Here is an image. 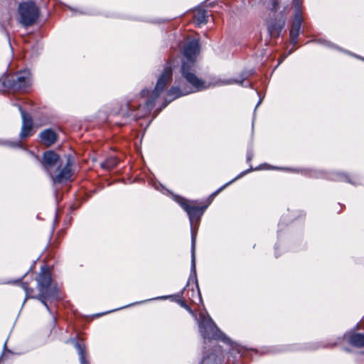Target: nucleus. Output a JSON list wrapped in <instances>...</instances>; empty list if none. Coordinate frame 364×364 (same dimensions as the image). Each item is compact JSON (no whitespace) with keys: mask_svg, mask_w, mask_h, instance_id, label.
<instances>
[{"mask_svg":"<svg viewBox=\"0 0 364 364\" xmlns=\"http://www.w3.org/2000/svg\"><path fill=\"white\" fill-rule=\"evenodd\" d=\"M172 78V68L169 63H167L164 68L163 73L159 76L156 87L152 91L149 98L146 100L144 106H139L135 109L129 102L127 103L124 107L120 109V114L125 117L133 120L145 117L153 109L156 100L160 96L165 90L168 83Z\"/></svg>","mask_w":364,"mask_h":364,"instance_id":"f257e3e1","label":"nucleus"},{"mask_svg":"<svg viewBox=\"0 0 364 364\" xmlns=\"http://www.w3.org/2000/svg\"><path fill=\"white\" fill-rule=\"evenodd\" d=\"M200 50V44L198 39L193 38L187 41L182 48V65L181 73L182 77L196 90H203L206 88L205 82L196 75V55Z\"/></svg>","mask_w":364,"mask_h":364,"instance_id":"f03ea898","label":"nucleus"},{"mask_svg":"<svg viewBox=\"0 0 364 364\" xmlns=\"http://www.w3.org/2000/svg\"><path fill=\"white\" fill-rule=\"evenodd\" d=\"M178 203L182 208L187 213L191 226V272L196 275V231L193 228L195 223H197L200 220L201 216L207 208V205L196 206L191 205L188 201L183 198L178 200Z\"/></svg>","mask_w":364,"mask_h":364,"instance_id":"7ed1b4c3","label":"nucleus"},{"mask_svg":"<svg viewBox=\"0 0 364 364\" xmlns=\"http://www.w3.org/2000/svg\"><path fill=\"white\" fill-rule=\"evenodd\" d=\"M200 318L199 331L205 340H217L228 345L231 344L230 339L217 327L209 316L200 314Z\"/></svg>","mask_w":364,"mask_h":364,"instance_id":"20e7f679","label":"nucleus"},{"mask_svg":"<svg viewBox=\"0 0 364 364\" xmlns=\"http://www.w3.org/2000/svg\"><path fill=\"white\" fill-rule=\"evenodd\" d=\"M19 23L24 27L33 25L39 17V9L33 1H23L18 8Z\"/></svg>","mask_w":364,"mask_h":364,"instance_id":"39448f33","label":"nucleus"},{"mask_svg":"<svg viewBox=\"0 0 364 364\" xmlns=\"http://www.w3.org/2000/svg\"><path fill=\"white\" fill-rule=\"evenodd\" d=\"M31 76L29 70H22L15 75L8 76L4 80V85L14 91L25 90L31 85Z\"/></svg>","mask_w":364,"mask_h":364,"instance_id":"423d86ee","label":"nucleus"},{"mask_svg":"<svg viewBox=\"0 0 364 364\" xmlns=\"http://www.w3.org/2000/svg\"><path fill=\"white\" fill-rule=\"evenodd\" d=\"M73 162L70 156H68L66 162L55 168L48 176L53 183L62 184L69 181L73 176Z\"/></svg>","mask_w":364,"mask_h":364,"instance_id":"0eeeda50","label":"nucleus"},{"mask_svg":"<svg viewBox=\"0 0 364 364\" xmlns=\"http://www.w3.org/2000/svg\"><path fill=\"white\" fill-rule=\"evenodd\" d=\"M36 282L39 292L58 294V289L56 285L53 284L50 272L47 267H41V272L36 278Z\"/></svg>","mask_w":364,"mask_h":364,"instance_id":"6e6552de","label":"nucleus"},{"mask_svg":"<svg viewBox=\"0 0 364 364\" xmlns=\"http://www.w3.org/2000/svg\"><path fill=\"white\" fill-rule=\"evenodd\" d=\"M63 163L60 156L54 151H46L42 156L41 164L44 171L49 175L55 168L59 167Z\"/></svg>","mask_w":364,"mask_h":364,"instance_id":"1a4fd4ad","label":"nucleus"},{"mask_svg":"<svg viewBox=\"0 0 364 364\" xmlns=\"http://www.w3.org/2000/svg\"><path fill=\"white\" fill-rule=\"evenodd\" d=\"M21 287L25 291V292L26 293V299L31 298L38 299L44 305V306L50 313H51V311L48 305L47 301L50 299L57 300L60 299L59 294H52L48 292H39V294L37 296H33V294L34 290L33 289L29 287L28 284L27 282H21Z\"/></svg>","mask_w":364,"mask_h":364,"instance_id":"9d476101","label":"nucleus"},{"mask_svg":"<svg viewBox=\"0 0 364 364\" xmlns=\"http://www.w3.org/2000/svg\"><path fill=\"white\" fill-rule=\"evenodd\" d=\"M18 109L22 117V127L19 136L21 139H24L32 134L33 119L21 106H18Z\"/></svg>","mask_w":364,"mask_h":364,"instance_id":"9b49d317","label":"nucleus"},{"mask_svg":"<svg viewBox=\"0 0 364 364\" xmlns=\"http://www.w3.org/2000/svg\"><path fill=\"white\" fill-rule=\"evenodd\" d=\"M195 91L197 90L193 86L192 87H179L178 86H173L167 92V96L171 98L168 100L167 99L165 100L163 108L166 107L172 100L181 96L192 93Z\"/></svg>","mask_w":364,"mask_h":364,"instance_id":"f8f14e48","label":"nucleus"},{"mask_svg":"<svg viewBox=\"0 0 364 364\" xmlns=\"http://www.w3.org/2000/svg\"><path fill=\"white\" fill-rule=\"evenodd\" d=\"M302 22V16H299V14L294 15V21L289 32L291 43L294 46L297 43V40L301 28Z\"/></svg>","mask_w":364,"mask_h":364,"instance_id":"ddd939ff","label":"nucleus"},{"mask_svg":"<svg viewBox=\"0 0 364 364\" xmlns=\"http://www.w3.org/2000/svg\"><path fill=\"white\" fill-rule=\"evenodd\" d=\"M40 137L43 143L47 146H50L57 141L56 133L50 129H46L41 132Z\"/></svg>","mask_w":364,"mask_h":364,"instance_id":"4468645a","label":"nucleus"},{"mask_svg":"<svg viewBox=\"0 0 364 364\" xmlns=\"http://www.w3.org/2000/svg\"><path fill=\"white\" fill-rule=\"evenodd\" d=\"M284 25V21H274L268 23L267 29L271 36L278 37Z\"/></svg>","mask_w":364,"mask_h":364,"instance_id":"2eb2a0df","label":"nucleus"},{"mask_svg":"<svg viewBox=\"0 0 364 364\" xmlns=\"http://www.w3.org/2000/svg\"><path fill=\"white\" fill-rule=\"evenodd\" d=\"M348 343L356 348L364 347V335L360 333H353L348 336Z\"/></svg>","mask_w":364,"mask_h":364,"instance_id":"dca6fc26","label":"nucleus"},{"mask_svg":"<svg viewBox=\"0 0 364 364\" xmlns=\"http://www.w3.org/2000/svg\"><path fill=\"white\" fill-rule=\"evenodd\" d=\"M73 343L74 346L79 354L80 364H89V362L86 358V347L85 344L77 341H74Z\"/></svg>","mask_w":364,"mask_h":364,"instance_id":"f3484780","label":"nucleus"},{"mask_svg":"<svg viewBox=\"0 0 364 364\" xmlns=\"http://www.w3.org/2000/svg\"><path fill=\"white\" fill-rule=\"evenodd\" d=\"M194 18L198 25L206 23L208 21V14L204 9H198L194 14Z\"/></svg>","mask_w":364,"mask_h":364,"instance_id":"a211bd4d","label":"nucleus"},{"mask_svg":"<svg viewBox=\"0 0 364 364\" xmlns=\"http://www.w3.org/2000/svg\"><path fill=\"white\" fill-rule=\"evenodd\" d=\"M253 74L252 71H243L239 78L236 79H230L228 80L226 82V84H232V83H237L240 85H242L244 81L247 79L250 76H251Z\"/></svg>","mask_w":364,"mask_h":364,"instance_id":"6ab92c4d","label":"nucleus"},{"mask_svg":"<svg viewBox=\"0 0 364 364\" xmlns=\"http://www.w3.org/2000/svg\"><path fill=\"white\" fill-rule=\"evenodd\" d=\"M119 160L116 157H109L102 164V167L106 169H112L117 166Z\"/></svg>","mask_w":364,"mask_h":364,"instance_id":"aec40b11","label":"nucleus"},{"mask_svg":"<svg viewBox=\"0 0 364 364\" xmlns=\"http://www.w3.org/2000/svg\"><path fill=\"white\" fill-rule=\"evenodd\" d=\"M331 179L335 180V181H346V182L350 183L353 185L360 184L359 183L353 181L347 175H346L344 173H336L333 174Z\"/></svg>","mask_w":364,"mask_h":364,"instance_id":"412c9836","label":"nucleus"},{"mask_svg":"<svg viewBox=\"0 0 364 364\" xmlns=\"http://www.w3.org/2000/svg\"><path fill=\"white\" fill-rule=\"evenodd\" d=\"M200 364H218L217 356L214 354H210L203 357Z\"/></svg>","mask_w":364,"mask_h":364,"instance_id":"4be33fe9","label":"nucleus"},{"mask_svg":"<svg viewBox=\"0 0 364 364\" xmlns=\"http://www.w3.org/2000/svg\"><path fill=\"white\" fill-rule=\"evenodd\" d=\"M293 4L294 6V15L299 14V16H302L301 11V0H293Z\"/></svg>","mask_w":364,"mask_h":364,"instance_id":"5701e85b","label":"nucleus"},{"mask_svg":"<svg viewBox=\"0 0 364 364\" xmlns=\"http://www.w3.org/2000/svg\"><path fill=\"white\" fill-rule=\"evenodd\" d=\"M268 8L272 11H276L278 9V2L277 0H272L270 4L268 5Z\"/></svg>","mask_w":364,"mask_h":364,"instance_id":"b1692460","label":"nucleus"},{"mask_svg":"<svg viewBox=\"0 0 364 364\" xmlns=\"http://www.w3.org/2000/svg\"><path fill=\"white\" fill-rule=\"evenodd\" d=\"M181 306L182 307H183L184 309H186L189 313H191V314H193V311L191 310V309L189 307V306H188L186 304V303L183 301H181Z\"/></svg>","mask_w":364,"mask_h":364,"instance_id":"393cba45","label":"nucleus"},{"mask_svg":"<svg viewBox=\"0 0 364 364\" xmlns=\"http://www.w3.org/2000/svg\"><path fill=\"white\" fill-rule=\"evenodd\" d=\"M253 158V152L250 150H249L247 153V160L248 161H250Z\"/></svg>","mask_w":364,"mask_h":364,"instance_id":"a878e982","label":"nucleus"},{"mask_svg":"<svg viewBox=\"0 0 364 364\" xmlns=\"http://www.w3.org/2000/svg\"><path fill=\"white\" fill-rule=\"evenodd\" d=\"M149 94V91L147 89H144L141 92V95L142 97L147 96Z\"/></svg>","mask_w":364,"mask_h":364,"instance_id":"bb28decb","label":"nucleus"},{"mask_svg":"<svg viewBox=\"0 0 364 364\" xmlns=\"http://www.w3.org/2000/svg\"><path fill=\"white\" fill-rule=\"evenodd\" d=\"M9 145L11 146H13V147H18V146H21V142L20 141L10 142V143H9Z\"/></svg>","mask_w":364,"mask_h":364,"instance_id":"cd10ccee","label":"nucleus"},{"mask_svg":"<svg viewBox=\"0 0 364 364\" xmlns=\"http://www.w3.org/2000/svg\"><path fill=\"white\" fill-rule=\"evenodd\" d=\"M262 102V100L260 99L259 101L258 102L257 106H256V108L259 106V105Z\"/></svg>","mask_w":364,"mask_h":364,"instance_id":"c85d7f7f","label":"nucleus"},{"mask_svg":"<svg viewBox=\"0 0 364 364\" xmlns=\"http://www.w3.org/2000/svg\"><path fill=\"white\" fill-rule=\"evenodd\" d=\"M223 188H220L219 190L216 191V192L214 194H217Z\"/></svg>","mask_w":364,"mask_h":364,"instance_id":"c756f323","label":"nucleus"},{"mask_svg":"<svg viewBox=\"0 0 364 364\" xmlns=\"http://www.w3.org/2000/svg\"><path fill=\"white\" fill-rule=\"evenodd\" d=\"M247 172H248V171H245V172H243L242 173H241V175H243V174H245V173H247Z\"/></svg>","mask_w":364,"mask_h":364,"instance_id":"7c9ffc66","label":"nucleus"},{"mask_svg":"<svg viewBox=\"0 0 364 364\" xmlns=\"http://www.w3.org/2000/svg\"><path fill=\"white\" fill-rule=\"evenodd\" d=\"M26 299H27L26 298V299H25V300H23V302H26Z\"/></svg>","mask_w":364,"mask_h":364,"instance_id":"2f4dec72","label":"nucleus"}]
</instances>
